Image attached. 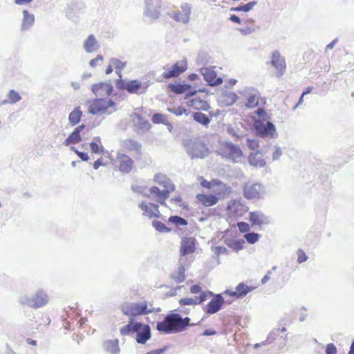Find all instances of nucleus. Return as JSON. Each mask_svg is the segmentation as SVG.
I'll list each match as a JSON object with an SVG mask.
<instances>
[{"instance_id": "nucleus-1", "label": "nucleus", "mask_w": 354, "mask_h": 354, "mask_svg": "<svg viewBox=\"0 0 354 354\" xmlns=\"http://www.w3.org/2000/svg\"><path fill=\"white\" fill-rule=\"evenodd\" d=\"M189 317L183 319L178 314H171L157 323L156 329L165 334L179 332L189 325Z\"/></svg>"}, {"instance_id": "nucleus-2", "label": "nucleus", "mask_w": 354, "mask_h": 354, "mask_svg": "<svg viewBox=\"0 0 354 354\" xmlns=\"http://www.w3.org/2000/svg\"><path fill=\"white\" fill-rule=\"evenodd\" d=\"M120 332L122 336H127L131 333H136V342L140 344H145L151 338V329L149 326L134 322L132 319H130L126 326L120 328Z\"/></svg>"}, {"instance_id": "nucleus-3", "label": "nucleus", "mask_w": 354, "mask_h": 354, "mask_svg": "<svg viewBox=\"0 0 354 354\" xmlns=\"http://www.w3.org/2000/svg\"><path fill=\"white\" fill-rule=\"evenodd\" d=\"M155 308L153 304L147 301L128 303L122 306V313L133 319V317L140 315H146L153 313Z\"/></svg>"}, {"instance_id": "nucleus-4", "label": "nucleus", "mask_w": 354, "mask_h": 354, "mask_svg": "<svg viewBox=\"0 0 354 354\" xmlns=\"http://www.w3.org/2000/svg\"><path fill=\"white\" fill-rule=\"evenodd\" d=\"M160 185L163 187L162 190L156 186H153L149 188V192L145 194V196L161 205H166V201L170 194L174 191L175 187L169 181H164Z\"/></svg>"}, {"instance_id": "nucleus-5", "label": "nucleus", "mask_w": 354, "mask_h": 354, "mask_svg": "<svg viewBox=\"0 0 354 354\" xmlns=\"http://www.w3.org/2000/svg\"><path fill=\"white\" fill-rule=\"evenodd\" d=\"M115 110V103L111 100L96 98L88 103V112L93 115L110 113Z\"/></svg>"}, {"instance_id": "nucleus-6", "label": "nucleus", "mask_w": 354, "mask_h": 354, "mask_svg": "<svg viewBox=\"0 0 354 354\" xmlns=\"http://www.w3.org/2000/svg\"><path fill=\"white\" fill-rule=\"evenodd\" d=\"M119 89L125 90L131 94L141 95L147 92L149 86V81H141L139 80H132L128 82L120 80L117 83Z\"/></svg>"}, {"instance_id": "nucleus-7", "label": "nucleus", "mask_w": 354, "mask_h": 354, "mask_svg": "<svg viewBox=\"0 0 354 354\" xmlns=\"http://www.w3.org/2000/svg\"><path fill=\"white\" fill-rule=\"evenodd\" d=\"M218 154L233 162H237L238 159L243 156L242 151L237 145L227 142L221 145L218 150Z\"/></svg>"}, {"instance_id": "nucleus-8", "label": "nucleus", "mask_w": 354, "mask_h": 354, "mask_svg": "<svg viewBox=\"0 0 354 354\" xmlns=\"http://www.w3.org/2000/svg\"><path fill=\"white\" fill-rule=\"evenodd\" d=\"M208 295H212L210 291L201 292L198 297L194 298H183L179 300L180 307L176 310L181 314L188 315L190 312L189 309L185 306H196L201 304L207 300Z\"/></svg>"}, {"instance_id": "nucleus-9", "label": "nucleus", "mask_w": 354, "mask_h": 354, "mask_svg": "<svg viewBox=\"0 0 354 354\" xmlns=\"http://www.w3.org/2000/svg\"><path fill=\"white\" fill-rule=\"evenodd\" d=\"M270 64L274 68V76L280 77L285 73L286 70V59L279 51L274 50L272 53Z\"/></svg>"}, {"instance_id": "nucleus-10", "label": "nucleus", "mask_w": 354, "mask_h": 354, "mask_svg": "<svg viewBox=\"0 0 354 354\" xmlns=\"http://www.w3.org/2000/svg\"><path fill=\"white\" fill-rule=\"evenodd\" d=\"M116 168L122 174H129L134 168V162L128 155L118 153L115 158Z\"/></svg>"}, {"instance_id": "nucleus-11", "label": "nucleus", "mask_w": 354, "mask_h": 354, "mask_svg": "<svg viewBox=\"0 0 354 354\" xmlns=\"http://www.w3.org/2000/svg\"><path fill=\"white\" fill-rule=\"evenodd\" d=\"M121 147L124 152L132 153L134 158L138 160L142 156V144L133 138L124 140L121 143Z\"/></svg>"}, {"instance_id": "nucleus-12", "label": "nucleus", "mask_w": 354, "mask_h": 354, "mask_svg": "<svg viewBox=\"0 0 354 354\" xmlns=\"http://www.w3.org/2000/svg\"><path fill=\"white\" fill-rule=\"evenodd\" d=\"M263 191V189L261 184L252 182L245 183L243 187V196L248 200L261 198Z\"/></svg>"}, {"instance_id": "nucleus-13", "label": "nucleus", "mask_w": 354, "mask_h": 354, "mask_svg": "<svg viewBox=\"0 0 354 354\" xmlns=\"http://www.w3.org/2000/svg\"><path fill=\"white\" fill-rule=\"evenodd\" d=\"M187 69V61L185 59L178 60L162 74V77L166 80L177 77Z\"/></svg>"}, {"instance_id": "nucleus-14", "label": "nucleus", "mask_w": 354, "mask_h": 354, "mask_svg": "<svg viewBox=\"0 0 354 354\" xmlns=\"http://www.w3.org/2000/svg\"><path fill=\"white\" fill-rule=\"evenodd\" d=\"M201 185L202 187L210 189L213 187H219L220 191L217 193L218 196H227L232 192V189L230 186H227L223 182L217 179H213L211 181H208L203 178H201Z\"/></svg>"}, {"instance_id": "nucleus-15", "label": "nucleus", "mask_w": 354, "mask_h": 354, "mask_svg": "<svg viewBox=\"0 0 354 354\" xmlns=\"http://www.w3.org/2000/svg\"><path fill=\"white\" fill-rule=\"evenodd\" d=\"M189 153L192 158H204L209 153V149L204 142L198 140L193 142L189 148Z\"/></svg>"}, {"instance_id": "nucleus-16", "label": "nucleus", "mask_w": 354, "mask_h": 354, "mask_svg": "<svg viewBox=\"0 0 354 354\" xmlns=\"http://www.w3.org/2000/svg\"><path fill=\"white\" fill-rule=\"evenodd\" d=\"M139 207L142 212V215L149 218H160L161 214L159 206L147 201H142L139 204Z\"/></svg>"}, {"instance_id": "nucleus-17", "label": "nucleus", "mask_w": 354, "mask_h": 354, "mask_svg": "<svg viewBox=\"0 0 354 354\" xmlns=\"http://www.w3.org/2000/svg\"><path fill=\"white\" fill-rule=\"evenodd\" d=\"M49 301L46 292L43 290L37 291L31 297L27 299L28 304L34 308H38L46 306Z\"/></svg>"}, {"instance_id": "nucleus-18", "label": "nucleus", "mask_w": 354, "mask_h": 354, "mask_svg": "<svg viewBox=\"0 0 354 354\" xmlns=\"http://www.w3.org/2000/svg\"><path fill=\"white\" fill-rule=\"evenodd\" d=\"M254 288H255L254 286H249L244 283H240L236 286L235 291L226 290L224 291L223 294L232 297L233 299H237L239 298L243 297Z\"/></svg>"}, {"instance_id": "nucleus-19", "label": "nucleus", "mask_w": 354, "mask_h": 354, "mask_svg": "<svg viewBox=\"0 0 354 354\" xmlns=\"http://www.w3.org/2000/svg\"><path fill=\"white\" fill-rule=\"evenodd\" d=\"M213 298L205 306L204 310L207 314L212 315L219 311L224 304V299L221 295H213Z\"/></svg>"}, {"instance_id": "nucleus-20", "label": "nucleus", "mask_w": 354, "mask_h": 354, "mask_svg": "<svg viewBox=\"0 0 354 354\" xmlns=\"http://www.w3.org/2000/svg\"><path fill=\"white\" fill-rule=\"evenodd\" d=\"M204 80L210 86H218L222 84L223 80L217 77L216 71L210 68H203L201 70Z\"/></svg>"}, {"instance_id": "nucleus-21", "label": "nucleus", "mask_w": 354, "mask_h": 354, "mask_svg": "<svg viewBox=\"0 0 354 354\" xmlns=\"http://www.w3.org/2000/svg\"><path fill=\"white\" fill-rule=\"evenodd\" d=\"M93 93L97 96H109L113 92V86L108 82H100L92 86Z\"/></svg>"}, {"instance_id": "nucleus-22", "label": "nucleus", "mask_w": 354, "mask_h": 354, "mask_svg": "<svg viewBox=\"0 0 354 354\" xmlns=\"http://www.w3.org/2000/svg\"><path fill=\"white\" fill-rule=\"evenodd\" d=\"M189 109L197 111H208L210 109L209 104L205 98L194 97L187 102Z\"/></svg>"}, {"instance_id": "nucleus-23", "label": "nucleus", "mask_w": 354, "mask_h": 354, "mask_svg": "<svg viewBox=\"0 0 354 354\" xmlns=\"http://www.w3.org/2000/svg\"><path fill=\"white\" fill-rule=\"evenodd\" d=\"M86 129L84 124H82L76 127L73 131L64 140V145L65 146H69L71 145H75L82 141V137L80 133Z\"/></svg>"}, {"instance_id": "nucleus-24", "label": "nucleus", "mask_w": 354, "mask_h": 354, "mask_svg": "<svg viewBox=\"0 0 354 354\" xmlns=\"http://www.w3.org/2000/svg\"><path fill=\"white\" fill-rule=\"evenodd\" d=\"M249 221L252 225L262 226L268 225L269 220L263 213L259 212H251L249 214Z\"/></svg>"}, {"instance_id": "nucleus-25", "label": "nucleus", "mask_w": 354, "mask_h": 354, "mask_svg": "<svg viewBox=\"0 0 354 354\" xmlns=\"http://www.w3.org/2000/svg\"><path fill=\"white\" fill-rule=\"evenodd\" d=\"M182 12H176L173 15V19L178 22L187 23L191 15V7L185 3L181 6Z\"/></svg>"}, {"instance_id": "nucleus-26", "label": "nucleus", "mask_w": 354, "mask_h": 354, "mask_svg": "<svg viewBox=\"0 0 354 354\" xmlns=\"http://www.w3.org/2000/svg\"><path fill=\"white\" fill-rule=\"evenodd\" d=\"M196 198L198 203L205 207L213 206L218 201L217 196L214 194H198Z\"/></svg>"}, {"instance_id": "nucleus-27", "label": "nucleus", "mask_w": 354, "mask_h": 354, "mask_svg": "<svg viewBox=\"0 0 354 354\" xmlns=\"http://www.w3.org/2000/svg\"><path fill=\"white\" fill-rule=\"evenodd\" d=\"M195 250L194 239L185 238L183 240L180 245V253L183 255L192 254Z\"/></svg>"}, {"instance_id": "nucleus-28", "label": "nucleus", "mask_w": 354, "mask_h": 354, "mask_svg": "<svg viewBox=\"0 0 354 354\" xmlns=\"http://www.w3.org/2000/svg\"><path fill=\"white\" fill-rule=\"evenodd\" d=\"M191 86L188 84L171 83L167 85L168 90L174 94H183L187 92Z\"/></svg>"}, {"instance_id": "nucleus-29", "label": "nucleus", "mask_w": 354, "mask_h": 354, "mask_svg": "<svg viewBox=\"0 0 354 354\" xmlns=\"http://www.w3.org/2000/svg\"><path fill=\"white\" fill-rule=\"evenodd\" d=\"M104 348L106 352L111 354H118L120 352L119 342L118 339L104 342Z\"/></svg>"}, {"instance_id": "nucleus-30", "label": "nucleus", "mask_w": 354, "mask_h": 354, "mask_svg": "<svg viewBox=\"0 0 354 354\" xmlns=\"http://www.w3.org/2000/svg\"><path fill=\"white\" fill-rule=\"evenodd\" d=\"M82 116V111H81L80 106H76L68 115V121L71 126L77 124L81 120Z\"/></svg>"}, {"instance_id": "nucleus-31", "label": "nucleus", "mask_w": 354, "mask_h": 354, "mask_svg": "<svg viewBox=\"0 0 354 354\" xmlns=\"http://www.w3.org/2000/svg\"><path fill=\"white\" fill-rule=\"evenodd\" d=\"M171 278L176 283H182L185 279V268L183 265H180L176 270L171 274Z\"/></svg>"}, {"instance_id": "nucleus-32", "label": "nucleus", "mask_w": 354, "mask_h": 354, "mask_svg": "<svg viewBox=\"0 0 354 354\" xmlns=\"http://www.w3.org/2000/svg\"><path fill=\"white\" fill-rule=\"evenodd\" d=\"M215 115L209 111V116H207L205 114L201 112H196L193 115L194 120L197 122L204 125L207 126L210 122V118L214 116Z\"/></svg>"}, {"instance_id": "nucleus-33", "label": "nucleus", "mask_w": 354, "mask_h": 354, "mask_svg": "<svg viewBox=\"0 0 354 354\" xmlns=\"http://www.w3.org/2000/svg\"><path fill=\"white\" fill-rule=\"evenodd\" d=\"M249 162L250 163L257 167H263L266 164L265 160L263 158V156L259 151L256 153H252L249 156Z\"/></svg>"}, {"instance_id": "nucleus-34", "label": "nucleus", "mask_w": 354, "mask_h": 354, "mask_svg": "<svg viewBox=\"0 0 354 354\" xmlns=\"http://www.w3.org/2000/svg\"><path fill=\"white\" fill-rule=\"evenodd\" d=\"M84 47L86 52H93L97 47V41L93 35H91L86 39Z\"/></svg>"}, {"instance_id": "nucleus-35", "label": "nucleus", "mask_w": 354, "mask_h": 354, "mask_svg": "<svg viewBox=\"0 0 354 354\" xmlns=\"http://www.w3.org/2000/svg\"><path fill=\"white\" fill-rule=\"evenodd\" d=\"M245 26L239 29V32L243 35H248L253 32L256 30V26L254 20L252 19H248L245 22Z\"/></svg>"}, {"instance_id": "nucleus-36", "label": "nucleus", "mask_w": 354, "mask_h": 354, "mask_svg": "<svg viewBox=\"0 0 354 354\" xmlns=\"http://www.w3.org/2000/svg\"><path fill=\"white\" fill-rule=\"evenodd\" d=\"M110 64H111L115 68L116 74L118 75L120 78L122 77V71L126 66L127 63L125 62H122L121 60L113 58L110 60Z\"/></svg>"}, {"instance_id": "nucleus-37", "label": "nucleus", "mask_w": 354, "mask_h": 354, "mask_svg": "<svg viewBox=\"0 0 354 354\" xmlns=\"http://www.w3.org/2000/svg\"><path fill=\"white\" fill-rule=\"evenodd\" d=\"M8 100H3L1 104H14L21 100L20 94L15 90H10L8 94Z\"/></svg>"}, {"instance_id": "nucleus-38", "label": "nucleus", "mask_w": 354, "mask_h": 354, "mask_svg": "<svg viewBox=\"0 0 354 354\" xmlns=\"http://www.w3.org/2000/svg\"><path fill=\"white\" fill-rule=\"evenodd\" d=\"M151 122L153 124H169L167 115L161 113H155L151 117Z\"/></svg>"}, {"instance_id": "nucleus-39", "label": "nucleus", "mask_w": 354, "mask_h": 354, "mask_svg": "<svg viewBox=\"0 0 354 354\" xmlns=\"http://www.w3.org/2000/svg\"><path fill=\"white\" fill-rule=\"evenodd\" d=\"M168 221L172 224H174L176 227L179 226H186L187 225V221L183 218H181L178 216H171L169 218Z\"/></svg>"}, {"instance_id": "nucleus-40", "label": "nucleus", "mask_w": 354, "mask_h": 354, "mask_svg": "<svg viewBox=\"0 0 354 354\" xmlns=\"http://www.w3.org/2000/svg\"><path fill=\"white\" fill-rule=\"evenodd\" d=\"M229 209L232 211L233 213H235L236 216H242L241 214H238L236 212L239 210H243L244 209L245 212L248 211L247 207H245L243 204H241L239 202L234 201L232 203V204L229 206Z\"/></svg>"}, {"instance_id": "nucleus-41", "label": "nucleus", "mask_w": 354, "mask_h": 354, "mask_svg": "<svg viewBox=\"0 0 354 354\" xmlns=\"http://www.w3.org/2000/svg\"><path fill=\"white\" fill-rule=\"evenodd\" d=\"M95 140L97 142H92L90 143V147L92 153H100L104 152V147L102 145H100V139L99 138H95Z\"/></svg>"}, {"instance_id": "nucleus-42", "label": "nucleus", "mask_w": 354, "mask_h": 354, "mask_svg": "<svg viewBox=\"0 0 354 354\" xmlns=\"http://www.w3.org/2000/svg\"><path fill=\"white\" fill-rule=\"evenodd\" d=\"M243 241L229 240L226 242V245L234 251H239L243 248Z\"/></svg>"}, {"instance_id": "nucleus-43", "label": "nucleus", "mask_w": 354, "mask_h": 354, "mask_svg": "<svg viewBox=\"0 0 354 354\" xmlns=\"http://www.w3.org/2000/svg\"><path fill=\"white\" fill-rule=\"evenodd\" d=\"M256 4H257L256 1H251V2H249L243 6H239L238 7L232 8L231 10L236 11V12H239V11L248 12L250 10H252Z\"/></svg>"}, {"instance_id": "nucleus-44", "label": "nucleus", "mask_w": 354, "mask_h": 354, "mask_svg": "<svg viewBox=\"0 0 354 354\" xmlns=\"http://www.w3.org/2000/svg\"><path fill=\"white\" fill-rule=\"evenodd\" d=\"M34 15L28 14L26 11H24V28H29L34 24Z\"/></svg>"}, {"instance_id": "nucleus-45", "label": "nucleus", "mask_w": 354, "mask_h": 354, "mask_svg": "<svg viewBox=\"0 0 354 354\" xmlns=\"http://www.w3.org/2000/svg\"><path fill=\"white\" fill-rule=\"evenodd\" d=\"M152 225L160 232H169L171 229L167 227L163 223L159 221H153Z\"/></svg>"}, {"instance_id": "nucleus-46", "label": "nucleus", "mask_w": 354, "mask_h": 354, "mask_svg": "<svg viewBox=\"0 0 354 354\" xmlns=\"http://www.w3.org/2000/svg\"><path fill=\"white\" fill-rule=\"evenodd\" d=\"M259 104V97L256 95H250L246 102V106L249 108H254Z\"/></svg>"}, {"instance_id": "nucleus-47", "label": "nucleus", "mask_w": 354, "mask_h": 354, "mask_svg": "<svg viewBox=\"0 0 354 354\" xmlns=\"http://www.w3.org/2000/svg\"><path fill=\"white\" fill-rule=\"evenodd\" d=\"M255 129L260 136L264 137L268 136V131L266 130L265 124L262 122L256 123Z\"/></svg>"}, {"instance_id": "nucleus-48", "label": "nucleus", "mask_w": 354, "mask_h": 354, "mask_svg": "<svg viewBox=\"0 0 354 354\" xmlns=\"http://www.w3.org/2000/svg\"><path fill=\"white\" fill-rule=\"evenodd\" d=\"M244 237L249 243L253 244L259 240V234L254 232H248L244 235Z\"/></svg>"}, {"instance_id": "nucleus-49", "label": "nucleus", "mask_w": 354, "mask_h": 354, "mask_svg": "<svg viewBox=\"0 0 354 354\" xmlns=\"http://www.w3.org/2000/svg\"><path fill=\"white\" fill-rule=\"evenodd\" d=\"M168 111L176 115H181L187 112L186 109L183 106L169 108Z\"/></svg>"}, {"instance_id": "nucleus-50", "label": "nucleus", "mask_w": 354, "mask_h": 354, "mask_svg": "<svg viewBox=\"0 0 354 354\" xmlns=\"http://www.w3.org/2000/svg\"><path fill=\"white\" fill-rule=\"evenodd\" d=\"M308 259V257L301 249L297 250V262L301 263L305 262Z\"/></svg>"}, {"instance_id": "nucleus-51", "label": "nucleus", "mask_w": 354, "mask_h": 354, "mask_svg": "<svg viewBox=\"0 0 354 354\" xmlns=\"http://www.w3.org/2000/svg\"><path fill=\"white\" fill-rule=\"evenodd\" d=\"M237 226L239 231L242 233L248 232L250 229L249 224L245 222H239L237 223Z\"/></svg>"}, {"instance_id": "nucleus-52", "label": "nucleus", "mask_w": 354, "mask_h": 354, "mask_svg": "<svg viewBox=\"0 0 354 354\" xmlns=\"http://www.w3.org/2000/svg\"><path fill=\"white\" fill-rule=\"evenodd\" d=\"M71 149L80 157L83 161H87L89 157L86 153L78 151L74 147H71Z\"/></svg>"}, {"instance_id": "nucleus-53", "label": "nucleus", "mask_w": 354, "mask_h": 354, "mask_svg": "<svg viewBox=\"0 0 354 354\" xmlns=\"http://www.w3.org/2000/svg\"><path fill=\"white\" fill-rule=\"evenodd\" d=\"M336 353H337L336 346L332 343L328 344L326 347V354H336Z\"/></svg>"}, {"instance_id": "nucleus-54", "label": "nucleus", "mask_w": 354, "mask_h": 354, "mask_svg": "<svg viewBox=\"0 0 354 354\" xmlns=\"http://www.w3.org/2000/svg\"><path fill=\"white\" fill-rule=\"evenodd\" d=\"M190 290V292L192 293V294L200 293V295H201V292H204V291H202V288H201V286L199 284L192 285L190 287V290Z\"/></svg>"}, {"instance_id": "nucleus-55", "label": "nucleus", "mask_w": 354, "mask_h": 354, "mask_svg": "<svg viewBox=\"0 0 354 354\" xmlns=\"http://www.w3.org/2000/svg\"><path fill=\"white\" fill-rule=\"evenodd\" d=\"M103 57L102 55H97L95 59H93L90 61L89 64L92 67H95L99 63L102 62Z\"/></svg>"}, {"instance_id": "nucleus-56", "label": "nucleus", "mask_w": 354, "mask_h": 354, "mask_svg": "<svg viewBox=\"0 0 354 354\" xmlns=\"http://www.w3.org/2000/svg\"><path fill=\"white\" fill-rule=\"evenodd\" d=\"M248 146L251 149H257L259 148V142L256 140H248Z\"/></svg>"}, {"instance_id": "nucleus-57", "label": "nucleus", "mask_w": 354, "mask_h": 354, "mask_svg": "<svg viewBox=\"0 0 354 354\" xmlns=\"http://www.w3.org/2000/svg\"><path fill=\"white\" fill-rule=\"evenodd\" d=\"M266 130L268 131V135L269 134H273L275 131V127L270 122H268L266 124H265Z\"/></svg>"}, {"instance_id": "nucleus-58", "label": "nucleus", "mask_w": 354, "mask_h": 354, "mask_svg": "<svg viewBox=\"0 0 354 354\" xmlns=\"http://www.w3.org/2000/svg\"><path fill=\"white\" fill-rule=\"evenodd\" d=\"M171 201L173 203H174V204H176V205H178V206H181L182 205V203H183V199H182V198L180 196H175V197L172 198L171 199Z\"/></svg>"}, {"instance_id": "nucleus-59", "label": "nucleus", "mask_w": 354, "mask_h": 354, "mask_svg": "<svg viewBox=\"0 0 354 354\" xmlns=\"http://www.w3.org/2000/svg\"><path fill=\"white\" fill-rule=\"evenodd\" d=\"M105 164L103 162L102 158H98L93 163V168L95 169H97L100 166L104 165Z\"/></svg>"}, {"instance_id": "nucleus-60", "label": "nucleus", "mask_w": 354, "mask_h": 354, "mask_svg": "<svg viewBox=\"0 0 354 354\" xmlns=\"http://www.w3.org/2000/svg\"><path fill=\"white\" fill-rule=\"evenodd\" d=\"M216 332L214 329H207L203 332V335L210 336V335H216Z\"/></svg>"}, {"instance_id": "nucleus-61", "label": "nucleus", "mask_w": 354, "mask_h": 354, "mask_svg": "<svg viewBox=\"0 0 354 354\" xmlns=\"http://www.w3.org/2000/svg\"><path fill=\"white\" fill-rule=\"evenodd\" d=\"M226 97L229 100H231L232 103L234 102L237 98L236 95L233 93H230L226 95Z\"/></svg>"}, {"instance_id": "nucleus-62", "label": "nucleus", "mask_w": 354, "mask_h": 354, "mask_svg": "<svg viewBox=\"0 0 354 354\" xmlns=\"http://www.w3.org/2000/svg\"><path fill=\"white\" fill-rule=\"evenodd\" d=\"M312 91V88L311 87H308L306 88V90L305 91L303 92L300 99H299V103H301L302 101H303V97L305 95L310 93Z\"/></svg>"}, {"instance_id": "nucleus-63", "label": "nucleus", "mask_w": 354, "mask_h": 354, "mask_svg": "<svg viewBox=\"0 0 354 354\" xmlns=\"http://www.w3.org/2000/svg\"><path fill=\"white\" fill-rule=\"evenodd\" d=\"M230 19L234 22V23H236V24H240L241 23V20L239 19V17H238L236 15H231L230 17Z\"/></svg>"}, {"instance_id": "nucleus-64", "label": "nucleus", "mask_w": 354, "mask_h": 354, "mask_svg": "<svg viewBox=\"0 0 354 354\" xmlns=\"http://www.w3.org/2000/svg\"><path fill=\"white\" fill-rule=\"evenodd\" d=\"M163 351V349H156V350H153V351H151L148 353H147V354H161Z\"/></svg>"}]
</instances>
